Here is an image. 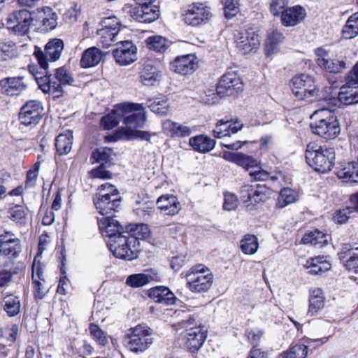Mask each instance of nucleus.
<instances>
[{
	"instance_id": "10",
	"label": "nucleus",
	"mask_w": 358,
	"mask_h": 358,
	"mask_svg": "<svg viewBox=\"0 0 358 358\" xmlns=\"http://www.w3.org/2000/svg\"><path fill=\"white\" fill-rule=\"evenodd\" d=\"M211 15L208 7L195 3L188 6L182 14V20L187 25L196 27L208 22Z\"/></svg>"
},
{
	"instance_id": "61",
	"label": "nucleus",
	"mask_w": 358,
	"mask_h": 358,
	"mask_svg": "<svg viewBox=\"0 0 358 358\" xmlns=\"http://www.w3.org/2000/svg\"><path fill=\"white\" fill-rule=\"evenodd\" d=\"M353 212L350 207L339 210L334 216V220L336 222L343 224L348 221L350 217V214Z\"/></svg>"
},
{
	"instance_id": "13",
	"label": "nucleus",
	"mask_w": 358,
	"mask_h": 358,
	"mask_svg": "<svg viewBox=\"0 0 358 358\" xmlns=\"http://www.w3.org/2000/svg\"><path fill=\"white\" fill-rule=\"evenodd\" d=\"M243 89L241 78L234 71L224 73L220 79L216 91L220 96H236Z\"/></svg>"
},
{
	"instance_id": "22",
	"label": "nucleus",
	"mask_w": 358,
	"mask_h": 358,
	"mask_svg": "<svg viewBox=\"0 0 358 358\" xmlns=\"http://www.w3.org/2000/svg\"><path fill=\"white\" fill-rule=\"evenodd\" d=\"M93 201L96 209L103 216L110 215L117 211L121 203L120 198H106L100 194H94Z\"/></svg>"
},
{
	"instance_id": "57",
	"label": "nucleus",
	"mask_w": 358,
	"mask_h": 358,
	"mask_svg": "<svg viewBox=\"0 0 358 358\" xmlns=\"http://www.w3.org/2000/svg\"><path fill=\"white\" fill-rule=\"evenodd\" d=\"M289 0H271L270 11L274 16H279L289 4Z\"/></svg>"
},
{
	"instance_id": "44",
	"label": "nucleus",
	"mask_w": 358,
	"mask_h": 358,
	"mask_svg": "<svg viewBox=\"0 0 358 358\" xmlns=\"http://www.w3.org/2000/svg\"><path fill=\"white\" fill-rule=\"evenodd\" d=\"M358 35V12L352 14L347 20L342 29V37L351 39Z\"/></svg>"
},
{
	"instance_id": "16",
	"label": "nucleus",
	"mask_w": 358,
	"mask_h": 358,
	"mask_svg": "<svg viewBox=\"0 0 358 358\" xmlns=\"http://www.w3.org/2000/svg\"><path fill=\"white\" fill-rule=\"evenodd\" d=\"M194 320H189L185 322V327L187 328L186 334V345L189 351H197L203 344L207 337V331L203 326L190 327Z\"/></svg>"
},
{
	"instance_id": "18",
	"label": "nucleus",
	"mask_w": 358,
	"mask_h": 358,
	"mask_svg": "<svg viewBox=\"0 0 358 358\" xmlns=\"http://www.w3.org/2000/svg\"><path fill=\"white\" fill-rule=\"evenodd\" d=\"M102 24L103 27L98 30L97 34L103 46L108 48L116 41V37L120 31V25L118 20L115 17L104 19Z\"/></svg>"
},
{
	"instance_id": "47",
	"label": "nucleus",
	"mask_w": 358,
	"mask_h": 358,
	"mask_svg": "<svg viewBox=\"0 0 358 358\" xmlns=\"http://www.w3.org/2000/svg\"><path fill=\"white\" fill-rule=\"evenodd\" d=\"M160 275L154 269H147L143 273L136 274V287H143L150 282L160 281Z\"/></svg>"
},
{
	"instance_id": "24",
	"label": "nucleus",
	"mask_w": 358,
	"mask_h": 358,
	"mask_svg": "<svg viewBox=\"0 0 358 358\" xmlns=\"http://www.w3.org/2000/svg\"><path fill=\"white\" fill-rule=\"evenodd\" d=\"M152 329L146 324L136 326V353L144 352L152 343Z\"/></svg>"
},
{
	"instance_id": "51",
	"label": "nucleus",
	"mask_w": 358,
	"mask_h": 358,
	"mask_svg": "<svg viewBox=\"0 0 358 358\" xmlns=\"http://www.w3.org/2000/svg\"><path fill=\"white\" fill-rule=\"evenodd\" d=\"M16 55V46L12 41L0 43V60L6 61Z\"/></svg>"
},
{
	"instance_id": "25",
	"label": "nucleus",
	"mask_w": 358,
	"mask_h": 358,
	"mask_svg": "<svg viewBox=\"0 0 358 358\" xmlns=\"http://www.w3.org/2000/svg\"><path fill=\"white\" fill-rule=\"evenodd\" d=\"M160 15L159 8L152 3L136 6V20L141 23H151Z\"/></svg>"
},
{
	"instance_id": "28",
	"label": "nucleus",
	"mask_w": 358,
	"mask_h": 358,
	"mask_svg": "<svg viewBox=\"0 0 358 358\" xmlns=\"http://www.w3.org/2000/svg\"><path fill=\"white\" fill-rule=\"evenodd\" d=\"M242 127L243 124L239 121H224L221 120L217 123L215 128L213 129V136L217 138L229 136L232 134L237 133Z\"/></svg>"
},
{
	"instance_id": "46",
	"label": "nucleus",
	"mask_w": 358,
	"mask_h": 358,
	"mask_svg": "<svg viewBox=\"0 0 358 358\" xmlns=\"http://www.w3.org/2000/svg\"><path fill=\"white\" fill-rule=\"evenodd\" d=\"M299 199L298 193L291 188H283L281 189L278 197L277 206L282 208L288 205L295 203Z\"/></svg>"
},
{
	"instance_id": "30",
	"label": "nucleus",
	"mask_w": 358,
	"mask_h": 358,
	"mask_svg": "<svg viewBox=\"0 0 358 358\" xmlns=\"http://www.w3.org/2000/svg\"><path fill=\"white\" fill-rule=\"evenodd\" d=\"M141 81L147 86H154L159 83L162 78L161 71L150 62L144 64L141 73Z\"/></svg>"
},
{
	"instance_id": "41",
	"label": "nucleus",
	"mask_w": 358,
	"mask_h": 358,
	"mask_svg": "<svg viewBox=\"0 0 358 358\" xmlns=\"http://www.w3.org/2000/svg\"><path fill=\"white\" fill-rule=\"evenodd\" d=\"M284 37L278 31H273L268 35L266 45L265 52L266 56H271L280 51V44L282 42Z\"/></svg>"
},
{
	"instance_id": "43",
	"label": "nucleus",
	"mask_w": 358,
	"mask_h": 358,
	"mask_svg": "<svg viewBox=\"0 0 358 358\" xmlns=\"http://www.w3.org/2000/svg\"><path fill=\"white\" fill-rule=\"evenodd\" d=\"M145 42L149 50L158 52H165L171 44L166 38L159 35L150 36Z\"/></svg>"
},
{
	"instance_id": "49",
	"label": "nucleus",
	"mask_w": 358,
	"mask_h": 358,
	"mask_svg": "<svg viewBox=\"0 0 358 358\" xmlns=\"http://www.w3.org/2000/svg\"><path fill=\"white\" fill-rule=\"evenodd\" d=\"M113 150L110 148L101 147L94 150L92 152L91 161L92 164L103 163L108 162L113 155Z\"/></svg>"
},
{
	"instance_id": "4",
	"label": "nucleus",
	"mask_w": 358,
	"mask_h": 358,
	"mask_svg": "<svg viewBox=\"0 0 358 358\" xmlns=\"http://www.w3.org/2000/svg\"><path fill=\"white\" fill-rule=\"evenodd\" d=\"M34 76L38 87L44 93L52 94L55 97L62 95V85H71L74 82L71 73L64 66L55 69L53 76Z\"/></svg>"
},
{
	"instance_id": "27",
	"label": "nucleus",
	"mask_w": 358,
	"mask_h": 358,
	"mask_svg": "<svg viewBox=\"0 0 358 358\" xmlns=\"http://www.w3.org/2000/svg\"><path fill=\"white\" fill-rule=\"evenodd\" d=\"M158 208L168 215H176L181 210L180 203L173 194H164L159 196L156 202Z\"/></svg>"
},
{
	"instance_id": "11",
	"label": "nucleus",
	"mask_w": 358,
	"mask_h": 358,
	"mask_svg": "<svg viewBox=\"0 0 358 358\" xmlns=\"http://www.w3.org/2000/svg\"><path fill=\"white\" fill-rule=\"evenodd\" d=\"M32 20V15L29 10H16L8 16L6 25L8 29L13 30L15 34L25 35L29 31Z\"/></svg>"
},
{
	"instance_id": "29",
	"label": "nucleus",
	"mask_w": 358,
	"mask_h": 358,
	"mask_svg": "<svg viewBox=\"0 0 358 358\" xmlns=\"http://www.w3.org/2000/svg\"><path fill=\"white\" fill-rule=\"evenodd\" d=\"M162 128L167 135L173 138H185L189 136L192 134V129L189 127L173 122L171 120L164 121Z\"/></svg>"
},
{
	"instance_id": "60",
	"label": "nucleus",
	"mask_w": 358,
	"mask_h": 358,
	"mask_svg": "<svg viewBox=\"0 0 358 358\" xmlns=\"http://www.w3.org/2000/svg\"><path fill=\"white\" fill-rule=\"evenodd\" d=\"M238 205V201L236 196L234 194L227 193L224 194V200L223 203V208L225 210H235Z\"/></svg>"
},
{
	"instance_id": "19",
	"label": "nucleus",
	"mask_w": 358,
	"mask_h": 358,
	"mask_svg": "<svg viewBox=\"0 0 358 358\" xmlns=\"http://www.w3.org/2000/svg\"><path fill=\"white\" fill-rule=\"evenodd\" d=\"M171 69L181 75L191 74L198 68V62L194 55H186L177 57L171 63Z\"/></svg>"
},
{
	"instance_id": "33",
	"label": "nucleus",
	"mask_w": 358,
	"mask_h": 358,
	"mask_svg": "<svg viewBox=\"0 0 358 358\" xmlns=\"http://www.w3.org/2000/svg\"><path fill=\"white\" fill-rule=\"evenodd\" d=\"M102 59L101 50L96 47H91L85 50L80 59L83 68H91L96 66Z\"/></svg>"
},
{
	"instance_id": "26",
	"label": "nucleus",
	"mask_w": 358,
	"mask_h": 358,
	"mask_svg": "<svg viewBox=\"0 0 358 358\" xmlns=\"http://www.w3.org/2000/svg\"><path fill=\"white\" fill-rule=\"evenodd\" d=\"M280 15L281 22L284 26L294 27L305 18L306 13L301 6H296L286 8Z\"/></svg>"
},
{
	"instance_id": "53",
	"label": "nucleus",
	"mask_w": 358,
	"mask_h": 358,
	"mask_svg": "<svg viewBox=\"0 0 358 358\" xmlns=\"http://www.w3.org/2000/svg\"><path fill=\"white\" fill-rule=\"evenodd\" d=\"M236 164L250 172L254 168H257L259 162L250 156L238 152Z\"/></svg>"
},
{
	"instance_id": "1",
	"label": "nucleus",
	"mask_w": 358,
	"mask_h": 358,
	"mask_svg": "<svg viewBox=\"0 0 358 358\" xmlns=\"http://www.w3.org/2000/svg\"><path fill=\"white\" fill-rule=\"evenodd\" d=\"M98 224L102 235L110 238L107 244L113 254L117 258L132 260L134 252L130 245L134 240V225L129 224L126 231L120 232L121 225L110 215L98 218Z\"/></svg>"
},
{
	"instance_id": "9",
	"label": "nucleus",
	"mask_w": 358,
	"mask_h": 358,
	"mask_svg": "<svg viewBox=\"0 0 358 358\" xmlns=\"http://www.w3.org/2000/svg\"><path fill=\"white\" fill-rule=\"evenodd\" d=\"M270 190L263 185H245L240 190V197L246 207L255 206L265 202L269 197Z\"/></svg>"
},
{
	"instance_id": "58",
	"label": "nucleus",
	"mask_w": 358,
	"mask_h": 358,
	"mask_svg": "<svg viewBox=\"0 0 358 358\" xmlns=\"http://www.w3.org/2000/svg\"><path fill=\"white\" fill-rule=\"evenodd\" d=\"M112 173L107 170L103 164L92 169L90 172V176L91 178L110 179L112 178Z\"/></svg>"
},
{
	"instance_id": "62",
	"label": "nucleus",
	"mask_w": 358,
	"mask_h": 358,
	"mask_svg": "<svg viewBox=\"0 0 358 358\" xmlns=\"http://www.w3.org/2000/svg\"><path fill=\"white\" fill-rule=\"evenodd\" d=\"M34 294L36 299H42L47 291L44 287L45 282L38 280H32Z\"/></svg>"
},
{
	"instance_id": "34",
	"label": "nucleus",
	"mask_w": 358,
	"mask_h": 358,
	"mask_svg": "<svg viewBox=\"0 0 358 358\" xmlns=\"http://www.w3.org/2000/svg\"><path fill=\"white\" fill-rule=\"evenodd\" d=\"M348 83V85L341 87L338 94V101L345 105H350L358 103V87Z\"/></svg>"
},
{
	"instance_id": "45",
	"label": "nucleus",
	"mask_w": 358,
	"mask_h": 358,
	"mask_svg": "<svg viewBox=\"0 0 358 358\" xmlns=\"http://www.w3.org/2000/svg\"><path fill=\"white\" fill-rule=\"evenodd\" d=\"M301 241L303 244L319 245L320 246H322L327 243L328 235L316 229L306 233Z\"/></svg>"
},
{
	"instance_id": "48",
	"label": "nucleus",
	"mask_w": 358,
	"mask_h": 358,
	"mask_svg": "<svg viewBox=\"0 0 358 358\" xmlns=\"http://www.w3.org/2000/svg\"><path fill=\"white\" fill-rule=\"evenodd\" d=\"M149 101L150 103L148 106L151 111L159 115H165L167 114L169 109L167 99L165 97L155 98L152 100H149Z\"/></svg>"
},
{
	"instance_id": "21",
	"label": "nucleus",
	"mask_w": 358,
	"mask_h": 358,
	"mask_svg": "<svg viewBox=\"0 0 358 358\" xmlns=\"http://www.w3.org/2000/svg\"><path fill=\"white\" fill-rule=\"evenodd\" d=\"M23 77H8L0 80V92L7 96H17L27 89Z\"/></svg>"
},
{
	"instance_id": "56",
	"label": "nucleus",
	"mask_w": 358,
	"mask_h": 358,
	"mask_svg": "<svg viewBox=\"0 0 358 358\" xmlns=\"http://www.w3.org/2000/svg\"><path fill=\"white\" fill-rule=\"evenodd\" d=\"M39 169L40 163L36 162L34 164L33 167L28 171L25 183L26 188H32L35 187Z\"/></svg>"
},
{
	"instance_id": "37",
	"label": "nucleus",
	"mask_w": 358,
	"mask_h": 358,
	"mask_svg": "<svg viewBox=\"0 0 358 358\" xmlns=\"http://www.w3.org/2000/svg\"><path fill=\"white\" fill-rule=\"evenodd\" d=\"M189 143L194 150L200 152H207L213 149L215 141L208 136L199 135L190 138Z\"/></svg>"
},
{
	"instance_id": "6",
	"label": "nucleus",
	"mask_w": 358,
	"mask_h": 358,
	"mask_svg": "<svg viewBox=\"0 0 358 358\" xmlns=\"http://www.w3.org/2000/svg\"><path fill=\"white\" fill-rule=\"evenodd\" d=\"M292 93L300 100L312 102L318 98V88L313 77L308 74L294 76L290 82Z\"/></svg>"
},
{
	"instance_id": "50",
	"label": "nucleus",
	"mask_w": 358,
	"mask_h": 358,
	"mask_svg": "<svg viewBox=\"0 0 358 358\" xmlns=\"http://www.w3.org/2000/svg\"><path fill=\"white\" fill-rule=\"evenodd\" d=\"M89 331L90 336L98 345L105 346L108 344V336L99 326L94 323H91L89 326Z\"/></svg>"
},
{
	"instance_id": "23",
	"label": "nucleus",
	"mask_w": 358,
	"mask_h": 358,
	"mask_svg": "<svg viewBox=\"0 0 358 358\" xmlns=\"http://www.w3.org/2000/svg\"><path fill=\"white\" fill-rule=\"evenodd\" d=\"M148 294L155 303L166 306L174 304L176 300L175 294L164 286L152 287L148 291Z\"/></svg>"
},
{
	"instance_id": "39",
	"label": "nucleus",
	"mask_w": 358,
	"mask_h": 358,
	"mask_svg": "<svg viewBox=\"0 0 358 358\" xmlns=\"http://www.w3.org/2000/svg\"><path fill=\"white\" fill-rule=\"evenodd\" d=\"M38 19L41 23L40 29L43 31H49L56 27L57 15L50 8H46L41 12Z\"/></svg>"
},
{
	"instance_id": "2",
	"label": "nucleus",
	"mask_w": 358,
	"mask_h": 358,
	"mask_svg": "<svg viewBox=\"0 0 358 358\" xmlns=\"http://www.w3.org/2000/svg\"><path fill=\"white\" fill-rule=\"evenodd\" d=\"M313 133L324 139H334L340 134V124L334 110L323 108L315 110L310 116Z\"/></svg>"
},
{
	"instance_id": "12",
	"label": "nucleus",
	"mask_w": 358,
	"mask_h": 358,
	"mask_svg": "<svg viewBox=\"0 0 358 358\" xmlns=\"http://www.w3.org/2000/svg\"><path fill=\"white\" fill-rule=\"evenodd\" d=\"M43 108L41 101L30 100L21 108L19 114L20 123L27 127H35L43 115Z\"/></svg>"
},
{
	"instance_id": "63",
	"label": "nucleus",
	"mask_w": 358,
	"mask_h": 358,
	"mask_svg": "<svg viewBox=\"0 0 358 358\" xmlns=\"http://www.w3.org/2000/svg\"><path fill=\"white\" fill-rule=\"evenodd\" d=\"M146 120L145 108L141 104L136 103V128L143 126Z\"/></svg>"
},
{
	"instance_id": "64",
	"label": "nucleus",
	"mask_w": 358,
	"mask_h": 358,
	"mask_svg": "<svg viewBox=\"0 0 358 358\" xmlns=\"http://www.w3.org/2000/svg\"><path fill=\"white\" fill-rule=\"evenodd\" d=\"M150 230L145 224H136V241L147 239L150 236Z\"/></svg>"
},
{
	"instance_id": "35",
	"label": "nucleus",
	"mask_w": 358,
	"mask_h": 358,
	"mask_svg": "<svg viewBox=\"0 0 358 358\" xmlns=\"http://www.w3.org/2000/svg\"><path fill=\"white\" fill-rule=\"evenodd\" d=\"M73 142V133L70 130L60 134L56 138L55 147L59 155H68L72 148Z\"/></svg>"
},
{
	"instance_id": "3",
	"label": "nucleus",
	"mask_w": 358,
	"mask_h": 358,
	"mask_svg": "<svg viewBox=\"0 0 358 358\" xmlns=\"http://www.w3.org/2000/svg\"><path fill=\"white\" fill-rule=\"evenodd\" d=\"M306 161L315 171L327 173L330 171L336 158L333 148L320 146L315 143H310L306 149Z\"/></svg>"
},
{
	"instance_id": "5",
	"label": "nucleus",
	"mask_w": 358,
	"mask_h": 358,
	"mask_svg": "<svg viewBox=\"0 0 358 358\" xmlns=\"http://www.w3.org/2000/svg\"><path fill=\"white\" fill-rule=\"evenodd\" d=\"M182 275L186 278L188 289L194 293L207 292L213 282V273L203 264L195 265Z\"/></svg>"
},
{
	"instance_id": "31",
	"label": "nucleus",
	"mask_w": 358,
	"mask_h": 358,
	"mask_svg": "<svg viewBox=\"0 0 358 358\" xmlns=\"http://www.w3.org/2000/svg\"><path fill=\"white\" fill-rule=\"evenodd\" d=\"M324 296L323 291L320 288H313L310 291L309 308L307 314L313 316L323 308Z\"/></svg>"
},
{
	"instance_id": "7",
	"label": "nucleus",
	"mask_w": 358,
	"mask_h": 358,
	"mask_svg": "<svg viewBox=\"0 0 358 358\" xmlns=\"http://www.w3.org/2000/svg\"><path fill=\"white\" fill-rule=\"evenodd\" d=\"M115 113L120 120H122L124 127H121L116 133L119 138L133 140L134 138V103L123 102L114 106Z\"/></svg>"
},
{
	"instance_id": "17",
	"label": "nucleus",
	"mask_w": 358,
	"mask_h": 358,
	"mask_svg": "<svg viewBox=\"0 0 358 358\" xmlns=\"http://www.w3.org/2000/svg\"><path fill=\"white\" fill-rule=\"evenodd\" d=\"M236 48L238 52L247 55L255 52L259 48V36L252 31L238 32L235 37Z\"/></svg>"
},
{
	"instance_id": "55",
	"label": "nucleus",
	"mask_w": 358,
	"mask_h": 358,
	"mask_svg": "<svg viewBox=\"0 0 358 358\" xmlns=\"http://www.w3.org/2000/svg\"><path fill=\"white\" fill-rule=\"evenodd\" d=\"M97 191L95 194L103 195V197L119 198L117 189L108 182L100 185Z\"/></svg>"
},
{
	"instance_id": "42",
	"label": "nucleus",
	"mask_w": 358,
	"mask_h": 358,
	"mask_svg": "<svg viewBox=\"0 0 358 358\" xmlns=\"http://www.w3.org/2000/svg\"><path fill=\"white\" fill-rule=\"evenodd\" d=\"M240 248L245 255H252L255 254L259 248L257 237L250 234L245 235L240 241Z\"/></svg>"
},
{
	"instance_id": "8",
	"label": "nucleus",
	"mask_w": 358,
	"mask_h": 358,
	"mask_svg": "<svg viewBox=\"0 0 358 358\" xmlns=\"http://www.w3.org/2000/svg\"><path fill=\"white\" fill-rule=\"evenodd\" d=\"M64 46L61 39L54 38L45 45L44 50L41 48L35 47L34 55L41 67L45 70L48 68V62H55L60 58Z\"/></svg>"
},
{
	"instance_id": "15",
	"label": "nucleus",
	"mask_w": 358,
	"mask_h": 358,
	"mask_svg": "<svg viewBox=\"0 0 358 358\" xmlns=\"http://www.w3.org/2000/svg\"><path fill=\"white\" fill-rule=\"evenodd\" d=\"M315 54L317 65L329 73H338L347 68L346 63L344 61L336 58L331 59L328 51L322 48L315 49Z\"/></svg>"
},
{
	"instance_id": "59",
	"label": "nucleus",
	"mask_w": 358,
	"mask_h": 358,
	"mask_svg": "<svg viewBox=\"0 0 358 358\" xmlns=\"http://www.w3.org/2000/svg\"><path fill=\"white\" fill-rule=\"evenodd\" d=\"M224 12L227 18L235 16L238 12L237 0H227L224 3Z\"/></svg>"
},
{
	"instance_id": "14",
	"label": "nucleus",
	"mask_w": 358,
	"mask_h": 358,
	"mask_svg": "<svg viewBox=\"0 0 358 358\" xmlns=\"http://www.w3.org/2000/svg\"><path fill=\"white\" fill-rule=\"evenodd\" d=\"M22 252L21 241L10 231L0 235V256L15 259Z\"/></svg>"
},
{
	"instance_id": "52",
	"label": "nucleus",
	"mask_w": 358,
	"mask_h": 358,
	"mask_svg": "<svg viewBox=\"0 0 358 358\" xmlns=\"http://www.w3.org/2000/svg\"><path fill=\"white\" fill-rule=\"evenodd\" d=\"M10 218L18 224H24L27 215V209L22 206H15L9 210Z\"/></svg>"
},
{
	"instance_id": "20",
	"label": "nucleus",
	"mask_w": 358,
	"mask_h": 358,
	"mask_svg": "<svg viewBox=\"0 0 358 358\" xmlns=\"http://www.w3.org/2000/svg\"><path fill=\"white\" fill-rule=\"evenodd\" d=\"M118 48L113 54L115 62L121 66H127L134 61V46L131 41L127 40L117 43Z\"/></svg>"
},
{
	"instance_id": "36",
	"label": "nucleus",
	"mask_w": 358,
	"mask_h": 358,
	"mask_svg": "<svg viewBox=\"0 0 358 358\" xmlns=\"http://www.w3.org/2000/svg\"><path fill=\"white\" fill-rule=\"evenodd\" d=\"M2 306L8 316L17 315L20 311V301L17 296L6 292L2 293Z\"/></svg>"
},
{
	"instance_id": "32",
	"label": "nucleus",
	"mask_w": 358,
	"mask_h": 358,
	"mask_svg": "<svg viewBox=\"0 0 358 358\" xmlns=\"http://www.w3.org/2000/svg\"><path fill=\"white\" fill-rule=\"evenodd\" d=\"M338 177L345 182H358V160L348 163L337 171Z\"/></svg>"
},
{
	"instance_id": "40",
	"label": "nucleus",
	"mask_w": 358,
	"mask_h": 358,
	"mask_svg": "<svg viewBox=\"0 0 358 358\" xmlns=\"http://www.w3.org/2000/svg\"><path fill=\"white\" fill-rule=\"evenodd\" d=\"M341 259L345 266L349 270L356 273H358V247L352 248L342 252Z\"/></svg>"
},
{
	"instance_id": "38",
	"label": "nucleus",
	"mask_w": 358,
	"mask_h": 358,
	"mask_svg": "<svg viewBox=\"0 0 358 358\" xmlns=\"http://www.w3.org/2000/svg\"><path fill=\"white\" fill-rule=\"evenodd\" d=\"M307 267L310 274H321L331 268L330 263L324 257H316L308 260Z\"/></svg>"
},
{
	"instance_id": "54",
	"label": "nucleus",
	"mask_w": 358,
	"mask_h": 358,
	"mask_svg": "<svg viewBox=\"0 0 358 358\" xmlns=\"http://www.w3.org/2000/svg\"><path fill=\"white\" fill-rule=\"evenodd\" d=\"M120 121L113 108L110 113L101 118V124L103 129L109 130L115 127L119 124Z\"/></svg>"
}]
</instances>
